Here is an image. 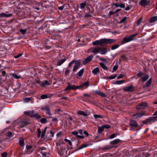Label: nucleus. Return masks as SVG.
Masks as SVG:
<instances>
[{
  "label": "nucleus",
  "instance_id": "nucleus-18",
  "mask_svg": "<svg viewBox=\"0 0 157 157\" xmlns=\"http://www.w3.org/2000/svg\"><path fill=\"white\" fill-rule=\"evenodd\" d=\"M121 142H122L121 140L119 139H117L110 142L109 143L112 145H115Z\"/></svg>",
  "mask_w": 157,
  "mask_h": 157
},
{
  "label": "nucleus",
  "instance_id": "nucleus-9",
  "mask_svg": "<svg viewBox=\"0 0 157 157\" xmlns=\"http://www.w3.org/2000/svg\"><path fill=\"white\" fill-rule=\"evenodd\" d=\"M147 106L148 104L147 103L142 102L137 106L136 108L137 110H139L140 109H144Z\"/></svg>",
  "mask_w": 157,
  "mask_h": 157
},
{
  "label": "nucleus",
  "instance_id": "nucleus-1",
  "mask_svg": "<svg viewBox=\"0 0 157 157\" xmlns=\"http://www.w3.org/2000/svg\"><path fill=\"white\" fill-rule=\"evenodd\" d=\"M115 41V40L113 39H104L96 40L95 41L93 42L92 44L93 45L96 46L98 45H101L102 44H111L114 42Z\"/></svg>",
  "mask_w": 157,
  "mask_h": 157
},
{
  "label": "nucleus",
  "instance_id": "nucleus-34",
  "mask_svg": "<svg viewBox=\"0 0 157 157\" xmlns=\"http://www.w3.org/2000/svg\"><path fill=\"white\" fill-rule=\"evenodd\" d=\"M12 75L13 77L15 78L18 79L21 78V76L18 75L15 73H12Z\"/></svg>",
  "mask_w": 157,
  "mask_h": 157
},
{
  "label": "nucleus",
  "instance_id": "nucleus-33",
  "mask_svg": "<svg viewBox=\"0 0 157 157\" xmlns=\"http://www.w3.org/2000/svg\"><path fill=\"white\" fill-rule=\"evenodd\" d=\"M46 85H50V84L48 83V82L46 80L44 81V82H42L40 84V86L42 87Z\"/></svg>",
  "mask_w": 157,
  "mask_h": 157
},
{
  "label": "nucleus",
  "instance_id": "nucleus-29",
  "mask_svg": "<svg viewBox=\"0 0 157 157\" xmlns=\"http://www.w3.org/2000/svg\"><path fill=\"white\" fill-rule=\"evenodd\" d=\"M157 20V16H154L151 17L149 21L150 22L153 23L155 22Z\"/></svg>",
  "mask_w": 157,
  "mask_h": 157
},
{
  "label": "nucleus",
  "instance_id": "nucleus-27",
  "mask_svg": "<svg viewBox=\"0 0 157 157\" xmlns=\"http://www.w3.org/2000/svg\"><path fill=\"white\" fill-rule=\"evenodd\" d=\"M143 123L145 124H150L151 123L150 118L147 119L144 121Z\"/></svg>",
  "mask_w": 157,
  "mask_h": 157
},
{
  "label": "nucleus",
  "instance_id": "nucleus-46",
  "mask_svg": "<svg viewBox=\"0 0 157 157\" xmlns=\"http://www.w3.org/2000/svg\"><path fill=\"white\" fill-rule=\"evenodd\" d=\"M118 67V65L117 64V63L116 65H114L113 67V71H112V72H114L115 71H116L117 70V69Z\"/></svg>",
  "mask_w": 157,
  "mask_h": 157
},
{
  "label": "nucleus",
  "instance_id": "nucleus-19",
  "mask_svg": "<svg viewBox=\"0 0 157 157\" xmlns=\"http://www.w3.org/2000/svg\"><path fill=\"white\" fill-rule=\"evenodd\" d=\"M89 86V82L88 81H87L83 83L82 84L80 85L79 86H78L79 89H80L82 87H85V88H86L88 87Z\"/></svg>",
  "mask_w": 157,
  "mask_h": 157
},
{
  "label": "nucleus",
  "instance_id": "nucleus-17",
  "mask_svg": "<svg viewBox=\"0 0 157 157\" xmlns=\"http://www.w3.org/2000/svg\"><path fill=\"white\" fill-rule=\"evenodd\" d=\"M152 82V78H151L147 81L145 83V84L143 86V88H145L146 87H149L150 84Z\"/></svg>",
  "mask_w": 157,
  "mask_h": 157
},
{
  "label": "nucleus",
  "instance_id": "nucleus-32",
  "mask_svg": "<svg viewBox=\"0 0 157 157\" xmlns=\"http://www.w3.org/2000/svg\"><path fill=\"white\" fill-rule=\"evenodd\" d=\"M99 64L101 67L104 70H107L108 69L107 67L102 63H99Z\"/></svg>",
  "mask_w": 157,
  "mask_h": 157
},
{
  "label": "nucleus",
  "instance_id": "nucleus-40",
  "mask_svg": "<svg viewBox=\"0 0 157 157\" xmlns=\"http://www.w3.org/2000/svg\"><path fill=\"white\" fill-rule=\"evenodd\" d=\"M33 117H35L36 119H39L41 118V117L38 113H35Z\"/></svg>",
  "mask_w": 157,
  "mask_h": 157
},
{
  "label": "nucleus",
  "instance_id": "nucleus-64",
  "mask_svg": "<svg viewBox=\"0 0 157 157\" xmlns=\"http://www.w3.org/2000/svg\"><path fill=\"white\" fill-rule=\"evenodd\" d=\"M120 7L122 8H124L125 7L124 3L120 4Z\"/></svg>",
  "mask_w": 157,
  "mask_h": 157
},
{
  "label": "nucleus",
  "instance_id": "nucleus-41",
  "mask_svg": "<svg viewBox=\"0 0 157 157\" xmlns=\"http://www.w3.org/2000/svg\"><path fill=\"white\" fill-rule=\"evenodd\" d=\"M48 98V96L47 94H42L40 96V99H45L47 98Z\"/></svg>",
  "mask_w": 157,
  "mask_h": 157
},
{
  "label": "nucleus",
  "instance_id": "nucleus-61",
  "mask_svg": "<svg viewBox=\"0 0 157 157\" xmlns=\"http://www.w3.org/2000/svg\"><path fill=\"white\" fill-rule=\"evenodd\" d=\"M30 99V98H25L24 99V101L26 102H29Z\"/></svg>",
  "mask_w": 157,
  "mask_h": 157
},
{
  "label": "nucleus",
  "instance_id": "nucleus-60",
  "mask_svg": "<svg viewBox=\"0 0 157 157\" xmlns=\"http://www.w3.org/2000/svg\"><path fill=\"white\" fill-rule=\"evenodd\" d=\"M83 134L85 135V136H89L88 133L86 131L84 130Z\"/></svg>",
  "mask_w": 157,
  "mask_h": 157
},
{
  "label": "nucleus",
  "instance_id": "nucleus-13",
  "mask_svg": "<svg viewBox=\"0 0 157 157\" xmlns=\"http://www.w3.org/2000/svg\"><path fill=\"white\" fill-rule=\"evenodd\" d=\"M7 12H6V13H0V18L2 17H6V18H8L12 16V14L11 13H9L7 14Z\"/></svg>",
  "mask_w": 157,
  "mask_h": 157
},
{
  "label": "nucleus",
  "instance_id": "nucleus-62",
  "mask_svg": "<svg viewBox=\"0 0 157 157\" xmlns=\"http://www.w3.org/2000/svg\"><path fill=\"white\" fill-rule=\"evenodd\" d=\"M45 132H45L44 131H43L42 132V134H41V138H43V137H44V135H45Z\"/></svg>",
  "mask_w": 157,
  "mask_h": 157
},
{
  "label": "nucleus",
  "instance_id": "nucleus-3",
  "mask_svg": "<svg viewBox=\"0 0 157 157\" xmlns=\"http://www.w3.org/2000/svg\"><path fill=\"white\" fill-rule=\"evenodd\" d=\"M138 34V33H135L131 35L128 37H124L122 40L121 43V44L122 45L134 39L133 38L136 36Z\"/></svg>",
  "mask_w": 157,
  "mask_h": 157
},
{
  "label": "nucleus",
  "instance_id": "nucleus-58",
  "mask_svg": "<svg viewBox=\"0 0 157 157\" xmlns=\"http://www.w3.org/2000/svg\"><path fill=\"white\" fill-rule=\"evenodd\" d=\"M54 133L52 132V131L51 130L50 132V136L51 137H53L54 136Z\"/></svg>",
  "mask_w": 157,
  "mask_h": 157
},
{
  "label": "nucleus",
  "instance_id": "nucleus-5",
  "mask_svg": "<svg viewBox=\"0 0 157 157\" xmlns=\"http://www.w3.org/2000/svg\"><path fill=\"white\" fill-rule=\"evenodd\" d=\"M137 75L138 77H140V79L143 82L146 81L149 77V76L148 75L141 72L138 73Z\"/></svg>",
  "mask_w": 157,
  "mask_h": 157
},
{
  "label": "nucleus",
  "instance_id": "nucleus-11",
  "mask_svg": "<svg viewBox=\"0 0 157 157\" xmlns=\"http://www.w3.org/2000/svg\"><path fill=\"white\" fill-rule=\"evenodd\" d=\"M129 125L131 127L134 128H136L138 126V124L136 121L133 120H131L129 121Z\"/></svg>",
  "mask_w": 157,
  "mask_h": 157
},
{
  "label": "nucleus",
  "instance_id": "nucleus-57",
  "mask_svg": "<svg viewBox=\"0 0 157 157\" xmlns=\"http://www.w3.org/2000/svg\"><path fill=\"white\" fill-rule=\"evenodd\" d=\"M94 117L96 118H101L102 117L101 116L97 114L94 115Z\"/></svg>",
  "mask_w": 157,
  "mask_h": 157
},
{
  "label": "nucleus",
  "instance_id": "nucleus-51",
  "mask_svg": "<svg viewBox=\"0 0 157 157\" xmlns=\"http://www.w3.org/2000/svg\"><path fill=\"white\" fill-rule=\"evenodd\" d=\"M7 153L6 152H5L1 154L2 157H6L7 156Z\"/></svg>",
  "mask_w": 157,
  "mask_h": 157
},
{
  "label": "nucleus",
  "instance_id": "nucleus-37",
  "mask_svg": "<svg viewBox=\"0 0 157 157\" xmlns=\"http://www.w3.org/2000/svg\"><path fill=\"white\" fill-rule=\"evenodd\" d=\"M119 46V45L118 44L114 45L111 47V49L112 50L115 49H116L118 48Z\"/></svg>",
  "mask_w": 157,
  "mask_h": 157
},
{
  "label": "nucleus",
  "instance_id": "nucleus-53",
  "mask_svg": "<svg viewBox=\"0 0 157 157\" xmlns=\"http://www.w3.org/2000/svg\"><path fill=\"white\" fill-rule=\"evenodd\" d=\"M127 17H124L122 19H121L120 22V23H121L124 22L125 20H126Z\"/></svg>",
  "mask_w": 157,
  "mask_h": 157
},
{
  "label": "nucleus",
  "instance_id": "nucleus-42",
  "mask_svg": "<svg viewBox=\"0 0 157 157\" xmlns=\"http://www.w3.org/2000/svg\"><path fill=\"white\" fill-rule=\"evenodd\" d=\"M7 136L9 137H12L13 136V135L12 132H8L6 133Z\"/></svg>",
  "mask_w": 157,
  "mask_h": 157
},
{
  "label": "nucleus",
  "instance_id": "nucleus-21",
  "mask_svg": "<svg viewBox=\"0 0 157 157\" xmlns=\"http://www.w3.org/2000/svg\"><path fill=\"white\" fill-rule=\"evenodd\" d=\"M90 145L91 144H82L80 146H79L78 150H80L84 148L87 147L88 146H90Z\"/></svg>",
  "mask_w": 157,
  "mask_h": 157
},
{
  "label": "nucleus",
  "instance_id": "nucleus-7",
  "mask_svg": "<svg viewBox=\"0 0 157 157\" xmlns=\"http://www.w3.org/2000/svg\"><path fill=\"white\" fill-rule=\"evenodd\" d=\"M101 47H91L90 48L89 50L91 53H94L95 55L98 53H100L101 51Z\"/></svg>",
  "mask_w": 157,
  "mask_h": 157
},
{
  "label": "nucleus",
  "instance_id": "nucleus-63",
  "mask_svg": "<svg viewBox=\"0 0 157 157\" xmlns=\"http://www.w3.org/2000/svg\"><path fill=\"white\" fill-rule=\"evenodd\" d=\"M1 73L2 76H5L6 75V72L4 71H1Z\"/></svg>",
  "mask_w": 157,
  "mask_h": 157
},
{
  "label": "nucleus",
  "instance_id": "nucleus-54",
  "mask_svg": "<svg viewBox=\"0 0 157 157\" xmlns=\"http://www.w3.org/2000/svg\"><path fill=\"white\" fill-rule=\"evenodd\" d=\"M104 128H110V126L109 124H105L104 126H103Z\"/></svg>",
  "mask_w": 157,
  "mask_h": 157
},
{
  "label": "nucleus",
  "instance_id": "nucleus-44",
  "mask_svg": "<svg viewBox=\"0 0 157 157\" xmlns=\"http://www.w3.org/2000/svg\"><path fill=\"white\" fill-rule=\"evenodd\" d=\"M117 76V75L116 74H115L113 75H110V76L107 77V78L109 79H113L115 78Z\"/></svg>",
  "mask_w": 157,
  "mask_h": 157
},
{
  "label": "nucleus",
  "instance_id": "nucleus-50",
  "mask_svg": "<svg viewBox=\"0 0 157 157\" xmlns=\"http://www.w3.org/2000/svg\"><path fill=\"white\" fill-rule=\"evenodd\" d=\"M142 20V18L140 17L139 19H138L137 21V25H139L140 24Z\"/></svg>",
  "mask_w": 157,
  "mask_h": 157
},
{
  "label": "nucleus",
  "instance_id": "nucleus-23",
  "mask_svg": "<svg viewBox=\"0 0 157 157\" xmlns=\"http://www.w3.org/2000/svg\"><path fill=\"white\" fill-rule=\"evenodd\" d=\"M66 60V59L65 58L59 60L57 63V66H60L62 64L65 62Z\"/></svg>",
  "mask_w": 157,
  "mask_h": 157
},
{
  "label": "nucleus",
  "instance_id": "nucleus-12",
  "mask_svg": "<svg viewBox=\"0 0 157 157\" xmlns=\"http://www.w3.org/2000/svg\"><path fill=\"white\" fill-rule=\"evenodd\" d=\"M145 114V112H144L142 113H138L134 114L132 116V117L133 118H140L144 116Z\"/></svg>",
  "mask_w": 157,
  "mask_h": 157
},
{
  "label": "nucleus",
  "instance_id": "nucleus-49",
  "mask_svg": "<svg viewBox=\"0 0 157 157\" xmlns=\"http://www.w3.org/2000/svg\"><path fill=\"white\" fill-rule=\"evenodd\" d=\"M86 4L85 3H82L80 4V8L81 9H83L85 6H86Z\"/></svg>",
  "mask_w": 157,
  "mask_h": 157
},
{
  "label": "nucleus",
  "instance_id": "nucleus-2",
  "mask_svg": "<svg viewBox=\"0 0 157 157\" xmlns=\"http://www.w3.org/2000/svg\"><path fill=\"white\" fill-rule=\"evenodd\" d=\"M74 63H75V65L73 67V71H75L80 66L81 64V61L80 59L78 60L74 59L69 63L68 67H71Z\"/></svg>",
  "mask_w": 157,
  "mask_h": 157
},
{
  "label": "nucleus",
  "instance_id": "nucleus-8",
  "mask_svg": "<svg viewBox=\"0 0 157 157\" xmlns=\"http://www.w3.org/2000/svg\"><path fill=\"white\" fill-rule=\"evenodd\" d=\"M94 56L93 55H90L85 58L82 62L83 65H85L90 62L93 59Z\"/></svg>",
  "mask_w": 157,
  "mask_h": 157
},
{
  "label": "nucleus",
  "instance_id": "nucleus-22",
  "mask_svg": "<svg viewBox=\"0 0 157 157\" xmlns=\"http://www.w3.org/2000/svg\"><path fill=\"white\" fill-rule=\"evenodd\" d=\"M19 143L21 147H24L25 145L24 140L22 138H20L19 140Z\"/></svg>",
  "mask_w": 157,
  "mask_h": 157
},
{
  "label": "nucleus",
  "instance_id": "nucleus-16",
  "mask_svg": "<svg viewBox=\"0 0 157 157\" xmlns=\"http://www.w3.org/2000/svg\"><path fill=\"white\" fill-rule=\"evenodd\" d=\"M42 110H44L46 113L49 115H51L52 114L51 113L50 109L48 106H45L42 108Z\"/></svg>",
  "mask_w": 157,
  "mask_h": 157
},
{
  "label": "nucleus",
  "instance_id": "nucleus-55",
  "mask_svg": "<svg viewBox=\"0 0 157 157\" xmlns=\"http://www.w3.org/2000/svg\"><path fill=\"white\" fill-rule=\"evenodd\" d=\"M124 75L123 74H120V75L117 77V79H120L123 78L124 77Z\"/></svg>",
  "mask_w": 157,
  "mask_h": 157
},
{
  "label": "nucleus",
  "instance_id": "nucleus-6",
  "mask_svg": "<svg viewBox=\"0 0 157 157\" xmlns=\"http://www.w3.org/2000/svg\"><path fill=\"white\" fill-rule=\"evenodd\" d=\"M68 85L66 88L64 90V91H69L71 90H75L79 89V88L78 86H76L75 85H71L70 83H67Z\"/></svg>",
  "mask_w": 157,
  "mask_h": 157
},
{
  "label": "nucleus",
  "instance_id": "nucleus-14",
  "mask_svg": "<svg viewBox=\"0 0 157 157\" xmlns=\"http://www.w3.org/2000/svg\"><path fill=\"white\" fill-rule=\"evenodd\" d=\"M150 2L149 1L147 0H141L139 4L143 6H146L148 5L149 3Z\"/></svg>",
  "mask_w": 157,
  "mask_h": 157
},
{
  "label": "nucleus",
  "instance_id": "nucleus-39",
  "mask_svg": "<svg viewBox=\"0 0 157 157\" xmlns=\"http://www.w3.org/2000/svg\"><path fill=\"white\" fill-rule=\"evenodd\" d=\"M103 130L104 128L103 126L102 127H99L98 129V132L99 133H101Z\"/></svg>",
  "mask_w": 157,
  "mask_h": 157
},
{
  "label": "nucleus",
  "instance_id": "nucleus-20",
  "mask_svg": "<svg viewBox=\"0 0 157 157\" xmlns=\"http://www.w3.org/2000/svg\"><path fill=\"white\" fill-rule=\"evenodd\" d=\"M100 53L101 55H105L107 52H108V51L106 48L104 47H101V51Z\"/></svg>",
  "mask_w": 157,
  "mask_h": 157
},
{
  "label": "nucleus",
  "instance_id": "nucleus-15",
  "mask_svg": "<svg viewBox=\"0 0 157 157\" xmlns=\"http://www.w3.org/2000/svg\"><path fill=\"white\" fill-rule=\"evenodd\" d=\"M123 90L125 91L132 92L134 90V87L132 86H126L123 88Z\"/></svg>",
  "mask_w": 157,
  "mask_h": 157
},
{
  "label": "nucleus",
  "instance_id": "nucleus-4",
  "mask_svg": "<svg viewBox=\"0 0 157 157\" xmlns=\"http://www.w3.org/2000/svg\"><path fill=\"white\" fill-rule=\"evenodd\" d=\"M84 130L80 129L78 131V132L76 131H73L71 132L72 135L75 136L77 138L83 139L84 138L85 136L82 135L83 134Z\"/></svg>",
  "mask_w": 157,
  "mask_h": 157
},
{
  "label": "nucleus",
  "instance_id": "nucleus-47",
  "mask_svg": "<svg viewBox=\"0 0 157 157\" xmlns=\"http://www.w3.org/2000/svg\"><path fill=\"white\" fill-rule=\"evenodd\" d=\"M124 82V80L117 81L115 82V84H121Z\"/></svg>",
  "mask_w": 157,
  "mask_h": 157
},
{
  "label": "nucleus",
  "instance_id": "nucleus-35",
  "mask_svg": "<svg viewBox=\"0 0 157 157\" xmlns=\"http://www.w3.org/2000/svg\"><path fill=\"white\" fill-rule=\"evenodd\" d=\"M70 67H68H68L66 68L65 71V75H69V68Z\"/></svg>",
  "mask_w": 157,
  "mask_h": 157
},
{
  "label": "nucleus",
  "instance_id": "nucleus-31",
  "mask_svg": "<svg viewBox=\"0 0 157 157\" xmlns=\"http://www.w3.org/2000/svg\"><path fill=\"white\" fill-rule=\"evenodd\" d=\"M99 71V68L98 67H96L92 71V73L95 74H96Z\"/></svg>",
  "mask_w": 157,
  "mask_h": 157
},
{
  "label": "nucleus",
  "instance_id": "nucleus-45",
  "mask_svg": "<svg viewBox=\"0 0 157 157\" xmlns=\"http://www.w3.org/2000/svg\"><path fill=\"white\" fill-rule=\"evenodd\" d=\"M117 135V134L114 133L111 134L109 137V139H111L114 138Z\"/></svg>",
  "mask_w": 157,
  "mask_h": 157
},
{
  "label": "nucleus",
  "instance_id": "nucleus-52",
  "mask_svg": "<svg viewBox=\"0 0 157 157\" xmlns=\"http://www.w3.org/2000/svg\"><path fill=\"white\" fill-rule=\"evenodd\" d=\"M99 59L100 60L103 61L105 63H107V61L105 59L103 58H100Z\"/></svg>",
  "mask_w": 157,
  "mask_h": 157
},
{
  "label": "nucleus",
  "instance_id": "nucleus-59",
  "mask_svg": "<svg viewBox=\"0 0 157 157\" xmlns=\"http://www.w3.org/2000/svg\"><path fill=\"white\" fill-rule=\"evenodd\" d=\"M91 15L89 14L88 13H86L85 14V15H84V17H91Z\"/></svg>",
  "mask_w": 157,
  "mask_h": 157
},
{
  "label": "nucleus",
  "instance_id": "nucleus-28",
  "mask_svg": "<svg viewBox=\"0 0 157 157\" xmlns=\"http://www.w3.org/2000/svg\"><path fill=\"white\" fill-rule=\"evenodd\" d=\"M84 71V69L82 68L77 73V74L79 77H81Z\"/></svg>",
  "mask_w": 157,
  "mask_h": 157
},
{
  "label": "nucleus",
  "instance_id": "nucleus-10",
  "mask_svg": "<svg viewBox=\"0 0 157 157\" xmlns=\"http://www.w3.org/2000/svg\"><path fill=\"white\" fill-rule=\"evenodd\" d=\"M33 147L31 145H27L26 146V153L27 154H29L32 153L33 150L32 149Z\"/></svg>",
  "mask_w": 157,
  "mask_h": 157
},
{
  "label": "nucleus",
  "instance_id": "nucleus-43",
  "mask_svg": "<svg viewBox=\"0 0 157 157\" xmlns=\"http://www.w3.org/2000/svg\"><path fill=\"white\" fill-rule=\"evenodd\" d=\"M19 31L23 34H25L26 31V29H20Z\"/></svg>",
  "mask_w": 157,
  "mask_h": 157
},
{
  "label": "nucleus",
  "instance_id": "nucleus-48",
  "mask_svg": "<svg viewBox=\"0 0 157 157\" xmlns=\"http://www.w3.org/2000/svg\"><path fill=\"white\" fill-rule=\"evenodd\" d=\"M64 140L65 141L67 142L70 146L72 145V143L70 140H68L67 139H64Z\"/></svg>",
  "mask_w": 157,
  "mask_h": 157
},
{
  "label": "nucleus",
  "instance_id": "nucleus-56",
  "mask_svg": "<svg viewBox=\"0 0 157 157\" xmlns=\"http://www.w3.org/2000/svg\"><path fill=\"white\" fill-rule=\"evenodd\" d=\"M22 55V54H21V53L20 54L17 56H14V58L15 59L18 58L20 57H21Z\"/></svg>",
  "mask_w": 157,
  "mask_h": 157
},
{
  "label": "nucleus",
  "instance_id": "nucleus-36",
  "mask_svg": "<svg viewBox=\"0 0 157 157\" xmlns=\"http://www.w3.org/2000/svg\"><path fill=\"white\" fill-rule=\"evenodd\" d=\"M40 121L42 124H45L47 122L46 119L44 118H41L40 120Z\"/></svg>",
  "mask_w": 157,
  "mask_h": 157
},
{
  "label": "nucleus",
  "instance_id": "nucleus-38",
  "mask_svg": "<svg viewBox=\"0 0 157 157\" xmlns=\"http://www.w3.org/2000/svg\"><path fill=\"white\" fill-rule=\"evenodd\" d=\"M35 113V112L34 111H29V116L32 117H33Z\"/></svg>",
  "mask_w": 157,
  "mask_h": 157
},
{
  "label": "nucleus",
  "instance_id": "nucleus-25",
  "mask_svg": "<svg viewBox=\"0 0 157 157\" xmlns=\"http://www.w3.org/2000/svg\"><path fill=\"white\" fill-rule=\"evenodd\" d=\"M113 147H114V146L107 145L102 147L101 149L102 150H104L112 148Z\"/></svg>",
  "mask_w": 157,
  "mask_h": 157
},
{
  "label": "nucleus",
  "instance_id": "nucleus-30",
  "mask_svg": "<svg viewBox=\"0 0 157 157\" xmlns=\"http://www.w3.org/2000/svg\"><path fill=\"white\" fill-rule=\"evenodd\" d=\"M78 114L79 115H82L84 116H87V113L83 111H79L78 112Z\"/></svg>",
  "mask_w": 157,
  "mask_h": 157
},
{
  "label": "nucleus",
  "instance_id": "nucleus-24",
  "mask_svg": "<svg viewBox=\"0 0 157 157\" xmlns=\"http://www.w3.org/2000/svg\"><path fill=\"white\" fill-rule=\"evenodd\" d=\"M96 94L104 98L106 97V95L105 94L99 91L96 92Z\"/></svg>",
  "mask_w": 157,
  "mask_h": 157
},
{
  "label": "nucleus",
  "instance_id": "nucleus-26",
  "mask_svg": "<svg viewBox=\"0 0 157 157\" xmlns=\"http://www.w3.org/2000/svg\"><path fill=\"white\" fill-rule=\"evenodd\" d=\"M149 118L151 123L157 121V116L151 117Z\"/></svg>",
  "mask_w": 157,
  "mask_h": 157
}]
</instances>
